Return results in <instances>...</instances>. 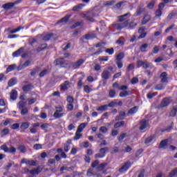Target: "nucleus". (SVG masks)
Wrapping results in <instances>:
<instances>
[{
	"instance_id": "f257e3e1",
	"label": "nucleus",
	"mask_w": 177,
	"mask_h": 177,
	"mask_svg": "<svg viewBox=\"0 0 177 177\" xmlns=\"http://www.w3.org/2000/svg\"><path fill=\"white\" fill-rule=\"evenodd\" d=\"M131 16V12H127L123 15L118 17L119 23L114 24V27L116 30H122L125 27H128L129 24V19H126L125 17Z\"/></svg>"
},
{
	"instance_id": "f03ea898",
	"label": "nucleus",
	"mask_w": 177,
	"mask_h": 177,
	"mask_svg": "<svg viewBox=\"0 0 177 177\" xmlns=\"http://www.w3.org/2000/svg\"><path fill=\"white\" fill-rule=\"evenodd\" d=\"M17 106L21 111V115H27L28 114V108L26 106V102L24 101H19Z\"/></svg>"
},
{
	"instance_id": "7ed1b4c3",
	"label": "nucleus",
	"mask_w": 177,
	"mask_h": 177,
	"mask_svg": "<svg viewBox=\"0 0 177 177\" xmlns=\"http://www.w3.org/2000/svg\"><path fill=\"white\" fill-rule=\"evenodd\" d=\"M56 111L53 114L54 118H62L64 115V108L62 106H56Z\"/></svg>"
},
{
	"instance_id": "20e7f679",
	"label": "nucleus",
	"mask_w": 177,
	"mask_h": 177,
	"mask_svg": "<svg viewBox=\"0 0 177 177\" xmlns=\"http://www.w3.org/2000/svg\"><path fill=\"white\" fill-rule=\"evenodd\" d=\"M137 67H142V68H154V66H153V64L148 62L147 61L143 62V61H138L137 62Z\"/></svg>"
},
{
	"instance_id": "39448f33",
	"label": "nucleus",
	"mask_w": 177,
	"mask_h": 177,
	"mask_svg": "<svg viewBox=\"0 0 177 177\" xmlns=\"http://www.w3.org/2000/svg\"><path fill=\"white\" fill-rule=\"evenodd\" d=\"M23 0H17L15 2H9L3 4L2 6V8L5 9L6 10H10L14 6H16V5H19V3H21V1Z\"/></svg>"
},
{
	"instance_id": "423d86ee",
	"label": "nucleus",
	"mask_w": 177,
	"mask_h": 177,
	"mask_svg": "<svg viewBox=\"0 0 177 177\" xmlns=\"http://www.w3.org/2000/svg\"><path fill=\"white\" fill-rule=\"evenodd\" d=\"M146 12V8H145V3H141L138 7L137 8L136 12L134 13V17H138V16H140L143 15Z\"/></svg>"
},
{
	"instance_id": "0eeeda50",
	"label": "nucleus",
	"mask_w": 177,
	"mask_h": 177,
	"mask_svg": "<svg viewBox=\"0 0 177 177\" xmlns=\"http://www.w3.org/2000/svg\"><path fill=\"white\" fill-rule=\"evenodd\" d=\"M0 149L1 150H3L5 153H10V154H15L17 149L16 147L11 146L10 147H8L6 145H3L0 147Z\"/></svg>"
},
{
	"instance_id": "6e6552de",
	"label": "nucleus",
	"mask_w": 177,
	"mask_h": 177,
	"mask_svg": "<svg viewBox=\"0 0 177 177\" xmlns=\"http://www.w3.org/2000/svg\"><path fill=\"white\" fill-rule=\"evenodd\" d=\"M84 63H85V60H84L83 59H78L75 62H72L70 64V68H72V70H77V68L81 67V66H82Z\"/></svg>"
},
{
	"instance_id": "1a4fd4ad",
	"label": "nucleus",
	"mask_w": 177,
	"mask_h": 177,
	"mask_svg": "<svg viewBox=\"0 0 177 177\" xmlns=\"http://www.w3.org/2000/svg\"><path fill=\"white\" fill-rule=\"evenodd\" d=\"M84 17H86L88 21H91V23H93L95 21V17H96V15L93 12H90L86 15H84Z\"/></svg>"
},
{
	"instance_id": "9d476101",
	"label": "nucleus",
	"mask_w": 177,
	"mask_h": 177,
	"mask_svg": "<svg viewBox=\"0 0 177 177\" xmlns=\"http://www.w3.org/2000/svg\"><path fill=\"white\" fill-rule=\"evenodd\" d=\"M21 164H26V165H31L32 167H37V162L32 160L24 158L21 161Z\"/></svg>"
},
{
	"instance_id": "9b49d317",
	"label": "nucleus",
	"mask_w": 177,
	"mask_h": 177,
	"mask_svg": "<svg viewBox=\"0 0 177 177\" xmlns=\"http://www.w3.org/2000/svg\"><path fill=\"white\" fill-rule=\"evenodd\" d=\"M101 77L103 80L107 81V80H109L111 77V73L108 70H104L101 74Z\"/></svg>"
},
{
	"instance_id": "f8f14e48",
	"label": "nucleus",
	"mask_w": 177,
	"mask_h": 177,
	"mask_svg": "<svg viewBox=\"0 0 177 177\" xmlns=\"http://www.w3.org/2000/svg\"><path fill=\"white\" fill-rule=\"evenodd\" d=\"M44 167L42 166H39L36 169H32L30 171V175H39L42 172Z\"/></svg>"
},
{
	"instance_id": "ddd939ff",
	"label": "nucleus",
	"mask_w": 177,
	"mask_h": 177,
	"mask_svg": "<svg viewBox=\"0 0 177 177\" xmlns=\"http://www.w3.org/2000/svg\"><path fill=\"white\" fill-rule=\"evenodd\" d=\"M57 66H61V67H66L68 65V63L64 60V58H59L56 60Z\"/></svg>"
},
{
	"instance_id": "4468645a",
	"label": "nucleus",
	"mask_w": 177,
	"mask_h": 177,
	"mask_svg": "<svg viewBox=\"0 0 177 177\" xmlns=\"http://www.w3.org/2000/svg\"><path fill=\"white\" fill-rule=\"evenodd\" d=\"M170 103H171V98L165 97L162 100L160 103V107H167V106H169Z\"/></svg>"
},
{
	"instance_id": "2eb2a0df",
	"label": "nucleus",
	"mask_w": 177,
	"mask_h": 177,
	"mask_svg": "<svg viewBox=\"0 0 177 177\" xmlns=\"http://www.w3.org/2000/svg\"><path fill=\"white\" fill-rule=\"evenodd\" d=\"M131 167V162H127L120 169V172H125V171H128L129 167Z\"/></svg>"
},
{
	"instance_id": "dca6fc26",
	"label": "nucleus",
	"mask_w": 177,
	"mask_h": 177,
	"mask_svg": "<svg viewBox=\"0 0 177 177\" xmlns=\"http://www.w3.org/2000/svg\"><path fill=\"white\" fill-rule=\"evenodd\" d=\"M168 75L167 74V72H163L160 74V82H162V84H165L168 82Z\"/></svg>"
},
{
	"instance_id": "f3484780",
	"label": "nucleus",
	"mask_w": 177,
	"mask_h": 177,
	"mask_svg": "<svg viewBox=\"0 0 177 177\" xmlns=\"http://www.w3.org/2000/svg\"><path fill=\"white\" fill-rule=\"evenodd\" d=\"M23 52H24V48L21 47L17 51L12 53V57H19V56H20Z\"/></svg>"
},
{
	"instance_id": "a211bd4d",
	"label": "nucleus",
	"mask_w": 177,
	"mask_h": 177,
	"mask_svg": "<svg viewBox=\"0 0 177 177\" xmlns=\"http://www.w3.org/2000/svg\"><path fill=\"white\" fill-rule=\"evenodd\" d=\"M34 88V85L32 84H26L22 87V91L24 92H30Z\"/></svg>"
},
{
	"instance_id": "6ab92c4d",
	"label": "nucleus",
	"mask_w": 177,
	"mask_h": 177,
	"mask_svg": "<svg viewBox=\"0 0 177 177\" xmlns=\"http://www.w3.org/2000/svg\"><path fill=\"white\" fill-rule=\"evenodd\" d=\"M85 5L80 3L77 6H73L72 10L73 12H79V10H81Z\"/></svg>"
},
{
	"instance_id": "aec40b11",
	"label": "nucleus",
	"mask_w": 177,
	"mask_h": 177,
	"mask_svg": "<svg viewBox=\"0 0 177 177\" xmlns=\"http://www.w3.org/2000/svg\"><path fill=\"white\" fill-rule=\"evenodd\" d=\"M10 133V130H9L8 128H5L0 132V136L1 138H4V136H6V135H9Z\"/></svg>"
},
{
	"instance_id": "412c9836",
	"label": "nucleus",
	"mask_w": 177,
	"mask_h": 177,
	"mask_svg": "<svg viewBox=\"0 0 177 177\" xmlns=\"http://www.w3.org/2000/svg\"><path fill=\"white\" fill-rule=\"evenodd\" d=\"M17 84V78L13 77L11 78L8 83V86H15Z\"/></svg>"
},
{
	"instance_id": "4be33fe9",
	"label": "nucleus",
	"mask_w": 177,
	"mask_h": 177,
	"mask_svg": "<svg viewBox=\"0 0 177 177\" xmlns=\"http://www.w3.org/2000/svg\"><path fill=\"white\" fill-rule=\"evenodd\" d=\"M20 128L21 129H22V131H26V129H28V128H30V122H22L20 126Z\"/></svg>"
},
{
	"instance_id": "5701e85b",
	"label": "nucleus",
	"mask_w": 177,
	"mask_h": 177,
	"mask_svg": "<svg viewBox=\"0 0 177 177\" xmlns=\"http://www.w3.org/2000/svg\"><path fill=\"white\" fill-rule=\"evenodd\" d=\"M146 128H147V122L146 121L145 119H143L140 122V130L143 131V129H146Z\"/></svg>"
},
{
	"instance_id": "b1692460",
	"label": "nucleus",
	"mask_w": 177,
	"mask_h": 177,
	"mask_svg": "<svg viewBox=\"0 0 177 177\" xmlns=\"http://www.w3.org/2000/svg\"><path fill=\"white\" fill-rule=\"evenodd\" d=\"M126 113L124 111H120L119 115L115 117V121H120V120H124V118L125 117Z\"/></svg>"
},
{
	"instance_id": "393cba45",
	"label": "nucleus",
	"mask_w": 177,
	"mask_h": 177,
	"mask_svg": "<svg viewBox=\"0 0 177 177\" xmlns=\"http://www.w3.org/2000/svg\"><path fill=\"white\" fill-rule=\"evenodd\" d=\"M148 48H149V44H144L141 45V46L140 47V50L142 53H145L147 52Z\"/></svg>"
},
{
	"instance_id": "a878e982",
	"label": "nucleus",
	"mask_w": 177,
	"mask_h": 177,
	"mask_svg": "<svg viewBox=\"0 0 177 177\" xmlns=\"http://www.w3.org/2000/svg\"><path fill=\"white\" fill-rule=\"evenodd\" d=\"M70 86V82L65 81L63 84H61V88L63 91H67L68 89V86Z\"/></svg>"
},
{
	"instance_id": "bb28decb",
	"label": "nucleus",
	"mask_w": 177,
	"mask_h": 177,
	"mask_svg": "<svg viewBox=\"0 0 177 177\" xmlns=\"http://www.w3.org/2000/svg\"><path fill=\"white\" fill-rule=\"evenodd\" d=\"M129 95H131V91H121L119 93L120 97H127V96H129Z\"/></svg>"
},
{
	"instance_id": "cd10ccee",
	"label": "nucleus",
	"mask_w": 177,
	"mask_h": 177,
	"mask_svg": "<svg viewBox=\"0 0 177 177\" xmlns=\"http://www.w3.org/2000/svg\"><path fill=\"white\" fill-rule=\"evenodd\" d=\"M11 100H16L17 99V91L16 90H12L10 93Z\"/></svg>"
},
{
	"instance_id": "c85d7f7f",
	"label": "nucleus",
	"mask_w": 177,
	"mask_h": 177,
	"mask_svg": "<svg viewBox=\"0 0 177 177\" xmlns=\"http://www.w3.org/2000/svg\"><path fill=\"white\" fill-rule=\"evenodd\" d=\"M17 66L14 64H11L7 68H6V73L8 74V73H10V71H13V70H15L16 69V67Z\"/></svg>"
},
{
	"instance_id": "c756f323",
	"label": "nucleus",
	"mask_w": 177,
	"mask_h": 177,
	"mask_svg": "<svg viewBox=\"0 0 177 177\" xmlns=\"http://www.w3.org/2000/svg\"><path fill=\"white\" fill-rule=\"evenodd\" d=\"M81 131L80 130H77L75 136H74V140H80V139H81V138L82 137V134L81 133Z\"/></svg>"
},
{
	"instance_id": "7c9ffc66",
	"label": "nucleus",
	"mask_w": 177,
	"mask_h": 177,
	"mask_svg": "<svg viewBox=\"0 0 177 177\" xmlns=\"http://www.w3.org/2000/svg\"><path fill=\"white\" fill-rule=\"evenodd\" d=\"M167 143H168V140H162L159 145V149H167Z\"/></svg>"
},
{
	"instance_id": "2f4dec72",
	"label": "nucleus",
	"mask_w": 177,
	"mask_h": 177,
	"mask_svg": "<svg viewBox=\"0 0 177 177\" xmlns=\"http://www.w3.org/2000/svg\"><path fill=\"white\" fill-rule=\"evenodd\" d=\"M151 19V17H150V15H145L142 19V24H147V23H149V21H150Z\"/></svg>"
},
{
	"instance_id": "473e14b6",
	"label": "nucleus",
	"mask_w": 177,
	"mask_h": 177,
	"mask_svg": "<svg viewBox=\"0 0 177 177\" xmlns=\"http://www.w3.org/2000/svg\"><path fill=\"white\" fill-rule=\"evenodd\" d=\"M124 4V1H120L118 3H116L115 6H113V10H118L119 9H121V7Z\"/></svg>"
},
{
	"instance_id": "72a5a7b5",
	"label": "nucleus",
	"mask_w": 177,
	"mask_h": 177,
	"mask_svg": "<svg viewBox=\"0 0 177 177\" xmlns=\"http://www.w3.org/2000/svg\"><path fill=\"white\" fill-rule=\"evenodd\" d=\"M138 110H139V107L138 106H134L131 108L128 113L131 114V115H133V114H136V113H138Z\"/></svg>"
},
{
	"instance_id": "f704fd0d",
	"label": "nucleus",
	"mask_w": 177,
	"mask_h": 177,
	"mask_svg": "<svg viewBox=\"0 0 177 177\" xmlns=\"http://www.w3.org/2000/svg\"><path fill=\"white\" fill-rule=\"evenodd\" d=\"M18 150L21 151V153H26L27 151V148H26V146L24 145H19L17 146Z\"/></svg>"
},
{
	"instance_id": "c9c22d12",
	"label": "nucleus",
	"mask_w": 177,
	"mask_h": 177,
	"mask_svg": "<svg viewBox=\"0 0 177 177\" xmlns=\"http://www.w3.org/2000/svg\"><path fill=\"white\" fill-rule=\"evenodd\" d=\"M109 97H111V98L115 97V96H117V92H115V90L114 89L109 90Z\"/></svg>"
},
{
	"instance_id": "e433bc0d",
	"label": "nucleus",
	"mask_w": 177,
	"mask_h": 177,
	"mask_svg": "<svg viewBox=\"0 0 177 177\" xmlns=\"http://www.w3.org/2000/svg\"><path fill=\"white\" fill-rule=\"evenodd\" d=\"M70 17H71V15H66L64 17H63L62 19H61L59 21V23H67L68 21V19H70Z\"/></svg>"
},
{
	"instance_id": "4c0bfd02",
	"label": "nucleus",
	"mask_w": 177,
	"mask_h": 177,
	"mask_svg": "<svg viewBox=\"0 0 177 177\" xmlns=\"http://www.w3.org/2000/svg\"><path fill=\"white\" fill-rule=\"evenodd\" d=\"M106 167H107V163H102L97 166V171H103V169H105Z\"/></svg>"
},
{
	"instance_id": "58836bf2",
	"label": "nucleus",
	"mask_w": 177,
	"mask_h": 177,
	"mask_svg": "<svg viewBox=\"0 0 177 177\" xmlns=\"http://www.w3.org/2000/svg\"><path fill=\"white\" fill-rule=\"evenodd\" d=\"M54 35H55L53 33L47 34L43 37V39L44 41H49V39L54 37Z\"/></svg>"
},
{
	"instance_id": "ea45409f",
	"label": "nucleus",
	"mask_w": 177,
	"mask_h": 177,
	"mask_svg": "<svg viewBox=\"0 0 177 177\" xmlns=\"http://www.w3.org/2000/svg\"><path fill=\"white\" fill-rule=\"evenodd\" d=\"M125 125V122L124 121H120L118 122L115 124L114 128H120V127H124Z\"/></svg>"
},
{
	"instance_id": "a19ab883",
	"label": "nucleus",
	"mask_w": 177,
	"mask_h": 177,
	"mask_svg": "<svg viewBox=\"0 0 177 177\" xmlns=\"http://www.w3.org/2000/svg\"><path fill=\"white\" fill-rule=\"evenodd\" d=\"M86 125H88V123L80 124L77 128V131H80V132H82V131H84V129L86 128Z\"/></svg>"
},
{
	"instance_id": "79ce46f5",
	"label": "nucleus",
	"mask_w": 177,
	"mask_h": 177,
	"mask_svg": "<svg viewBox=\"0 0 177 177\" xmlns=\"http://www.w3.org/2000/svg\"><path fill=\"white\" fill-rule=\"evenodd\" d=\"M84 39H86L87 41L89 40V39H92L91 38V35H89V33L88 34H86L84 35H83L81 38H80V41L82 42H84Z\"/></svg>"
},
{
	"instance_id": "37998d69",
	"label": "nucleus",
	"mask_w": 177,
	"mask_h": 177,
	"mask_svg": "<svg viewBox=\"0 0 177 177\" xmlns=\"http://www.w3.org/2000/svg\"><path fill=\"white\" fill-rule=\"evenodd\" d=\"M24 29L23 26H19L17 29L12 30L10 31V34H16V32H19V31Z\"/></svg>"
},
{
	"instance_id": "c03bdc74",
	"label": "nucleus",
	"mask_w": 177,
	"mask_h": 177,
	"mask_svg": "<svg viewBox=\"0 0 177 177\" xmlns=\"http://www.w3.org/2000/svg\"><path fill=\"white\" fill-rule=\"evenodd\" d=\"M160 16H162V10L158 9L155 12L154 19H158Z\"/></svg>"
},
{
	"instance_id": "a18cd8bd",
	"label": "nucleus",
	"mask_w": 177,
	"mask_h": 177,
	"mask_svg": "<svg viewBox=\"0 0 177 177\" xmlns=\"http://www.w3.org/2000/svg\"><path fill=\"white\" fill-rule=\"evenodd\" d=\"M160 52V46H155L152 49V53L151 54L153 55H157Z\"/></svg>"
},
{
	"instance_id": "49530a36",
	"label": "nucleus",
	"mask_w": 177,
	"mask_h": 177,
	"mask_svg": "<svg viewBox=\"0 0 177 177\" xmlns=\"http://www.w3.org/2000/svg\"><path fill=\"white\" fill-rule=\"evenodd\" d=\"M107 107H109V105H102L99 106L97 109V111H106V110H107Z\"/></svg>"
},
{
	"instance_id": "de8ad7c7",
	"label": "nucleus",
	"mask_w": 177,
	"mask_h": 177,
	"mask_svg": "<svg viewBox=\"0 0 177 177\" xmlns=\"http://www.w3.org/2000/svg\"><path fill=\"white\" fill-rule=\"evenodd\" d=\"M47 46H48V44H41V47H38L37 48V52H42L44 49H46Z\"/></svg>"
},
{
	"instance_id": "09e8293b",
	"label": "nucleus",
	"mask_w": 177,
	"mask_h": 177,
	"mask_svg": "<svg viewBox=\"0 0 177 177\" xmlns=\"http://www.w3.org/2000/svg\"><path fill=\"white\" fill-rule=\"evenodd\" d=\"M100 132H102V133H107V132H109V129L104 126H102L100 128Z\"/></svg>"
},
{
	"instance_id": "8fccbe9b",
	"label": "nucleus",
	"mask_w": 177,
	"mask_h": 177,
	"mask_svg": "<svg viewBox=\"0 0 177 177\" xmlns=\"http://www.w3.org/2000/svg\"><path fill=\"white\" fill-rule=\"evenodd\" d=\"M105 53H108V55H114V48H106L105 50Z\"/></svg>"
},
{
	"instance_id": "3c124183",
	"label": "nucleus",
	"mask_w": 177,
	"mask_h": 177,
	"mask_svg": "<svg viewBox=\"0 0 177 177\" xmlns=\"http://www.w3.org/2000/svg\"><path fill=\"white\" fill-rule=\"evenodd\" d=\"M164 84H158L156 86L155 89L156 91H162L164 89Z\"/></svg>"
},
{
	"instance_id": "603ef678",
	"label": "nucleus",
	"mask_w": 177,
	"mask_h": 177,
	"mask_svg": "<svg viewBox=\"0 0 177 177\" xmlns=\"http://www.w3.org/2000/svg\"><path fill=\"white\" fill-rule=\"evenodd\" d=\"M125 57V55L124 54V53H119L117 57H116V61L118 60H122V59H124V57Z\"/></svg>"
},
{
	"instance_id": "864d4df0",
	"label": "nucleus",
	"mask_w": 177,
	"mask_h": 177,
	"mask_svg": "<svg viewBox=\"0 0 177 177\" xmlns=\"http://www.w3.org/2000/svg\"><path fill=\"white\" fill-rule=\"evenodd\" d=\"M107 151H109V147H105L104 148H101L100 149V154H106V153H107Z\"/></svg>"
},
{
	"instance_id": "5fc2aeb1",
	"label": "nucleus",
	"mask_w": 177,
	"mask_h": 177,
	"mask_svg": "<svg viewBox=\"0 0 177 177\" xmlns=\"http://www.w3.org/2000/svg\"><path fill=\"white\" fill-rule=\"evenodd\" d=\"M48 73L49 71H48V69H44L41 72H40L39 75L40 77H45V75H46V74H48Z\"/></svg>"
},
{
	"instance_id": "6e6d98bb",
	"label": "nucleus",
	"mask_w": 177,
	"mask_h": 177,
	"mask_svg": "<svg viewBox=\"0 0 177 177\" xmlns=\"http://www.w3.org/2000/svg\"><path fill=\"white\" fill-rule=\"evenodd\" d=\"M28 106H31L32 104H34L35 102H37V98H31V99H28Z\"/></svg>"
},
{
	"instance_id": "4d7b16f0",
	"label": "nucleus",
	"mask_w": 177,
	"mask_h": 177,
	"mask_svg": "<svg viewBox=\"0 0 177 177\" xmlns=\"http://www.w3.org/2000/svg\"><path fill=\"white\" fill-rule=\"evenodd\" d=\"M156 95H157V93H151L149 92L147 95V97L148 99H152L154 97V96H156Z\"/></svg>"
},
{
	"instance_id": "13d9d810",
	"label": "nucleus",
	"mask_w": 177,
	"mask_h": 177,
	"mask_svg": "<svg viewBox=\"0 0 177 177\" xmlns=\"http://www.w3.org/2000/svg\"><path fill=\"white\" fill-rule=\"evenodd\" d=\"M87 176H95V174H93V170L92 169H88L86 174Z\"/></svg>"
},
{
	"instance_id": "bf43d9fd",
	"label": "nucleus",
	"mask_w": 177,
	"mask_h": 177,
	"mask_svg": "<svg viewBox=\"0 0 177 177\" xmlns=\"http://www.w3.org/2000/svg\"><path fill=\"white\" fill-rule=\"evenodd\" d=\"M116 44H118V45H124V44H125V40L120 37L119 39L117 40Z\"/></svg>"
},
{
	"instance_id": "052dcab7",
	"label": "nucleus",
	"mask_w": 177,
	"mask_h": 177,
	"mask_svg": "<svg viewBox=\"0 0 177 177\" xmlns=\"http://www.w3.org/2000/svg\"><path fill=\"white\" fill-rule=\"evenodd\" d=\"M38 71H39V69L38 68L32 69V71L30 73V75H32V77H34L35 74H38Z\"/></svg>"
},
{
	"instance_id": "680f3d73",
	"label": "nucleus",
	"mask_w": 177,
	"mask_h": 177,
	"mask_svg": "<svg viewBox=\"0 0 177 177\" xmlns=\"http://www.w3.org/2000/svg\"><path fill=\"white\" fill-rule=\"evenodd\" d=\"M84 92H86V93H89L92 92V88H91L89 86L85 85L84 86Z\"/></svg>"
},
{
	"instance_id": "e2e57ef3",
	"label": "nucleus",
	"mask_w": 177,
	"mask_h": 177,
	"mask_svg": "<svg viewBox=\"0 0 177 177\" xmlns=\"http://www.w3.org/2000/svg\"><path fill=\"white\" fill-rule=\"evenodd\" d=\"M19 128H20V124L19 123H15L11 126V129H19Z\"/></svg>"
},
{
	"instance_id": "0e129e2a",
	"label": "nucleus",
	"mask_w": 177,
	"mask_h": 177,
	"mask_svg": "<svg viewBox=\"0 0 177 177\" xmlns=\"http://www.w3.org/2000/svg\"><path fill=\"white\" fill-rule=\"evenodd\" d=\"M176 113H177V111L174 106L173 109L170 112V114H169L170 117H175V115H176Z\"/></svg>"
},
{
	"instance_id": "69168bd1",
	"label": "nucleus",
	"mask_w": 177,
	"mask_h": 177,
	"mask_svg": "<svg viewBox=\"0 0 177 177\" xmlns=\"http://www.w3.org/2000/svg\"><path fill=\"white\" fill-rule=\"evenodd\" d=\"M115 3V1H106L104 3V6H113Z\"/></svg>"
},
{
	"instance_id": "338daca9",
	"label": "nucleus",
	"mask_w": 177,
	"mask_h": 177,
	"mask_svg": "<svg viewBox=\"0 0 177 177\" xmlns=\"http://www.w3.org/2000/svg\"><path fill=\"white\" fill-rule=\"evenodd\" d=\"M169 176H177V168L174 169L170 172Z\"/></svg>"
},
{
	"instance_id": "774afa93",
	"label": "nucleus",
	"mask_w": 177,
	"mask_h": 177,
	"mask_svg": "<svg viewBox=\"0 0 177 177\" xmlns=\"http://www.w3.org/2000/svg\"><path fill=\"white\" fill-rule=\"evenodd\" d=\"M116 64L118 68H122V66H124L122 60L116 61Z\"/></svg>"
}]
</instances>
